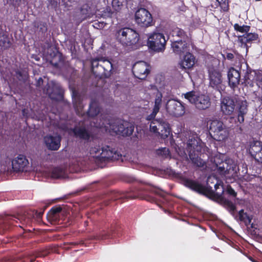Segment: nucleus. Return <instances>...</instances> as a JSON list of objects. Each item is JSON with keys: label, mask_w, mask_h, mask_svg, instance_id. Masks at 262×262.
Wrapping results in <instances>:
<instances>
[{"label": "nucleus", "mask_w": 262, "mask_h": 262, "mask_svg": "<svg viewBox=\"0 0 262 262\" xmlns=\"http://www.w3.org/2000/svg\"><path fill=\"white\" fill-rule=\"evenodd\" d=\"M64 173V170L60 167L54 168L52 172L51 176L55 179H58L62 177Z\"/></svg>", "instance_id": "34"}, {"label": "nucleus", "mask_w": 262, "mask_h": 262, "mask_svg": "<svg viewBox=\"0 0 262 262\" xmlns=\"http://www.w3.org/2000/svg\"><path fill=\"white\" fill-rule=\"evenodd\" d=\"M214 184V187L216 191L217 194H222L224 192L223 183L217 179L214 176H210L207 179V184L210 187H211L210 184Z\"/></svg>", "instance_id": "25"}, {"label": "nucleus", "mask_w": 262, "mask_h": 262, "mask_svg": "<svg viewBox=\"0 0 262 262\" xmlns=\"http://www.w3.org/2000/svg\"><path fill=\"white\" fill-rule=\"evenodd\" d=\"M99 112L100 108L97 102L96 101H93L90 105V108L88 112L89 116L94 117L97 116Z\"/></svg>", "instance_id": "32"}, {"label": "nucleus", "mask_w": 262, "mask_h": 262, "mask_svg": "<svg viewBox=\"0 0 262 262\" xmlns=\"http://www.w3.org/2000/svg\"><path fill=\"white\" fill-rule=\"evenodd\" d=\"M171 48L173 53L180 55L189 50V40L174 39L171 42Z\"/></svg>", "instance_id": "16"}, {"label": "nucleus", "mask_w": 262, "mask_h": 262, "mask_svg": "<svg viewBox=\"0 0 262 262\" xmlns=\"http://www.w3.org/2000/svg\"><path fill=\"white\" fill-rule=\"evenodd\" d=\"M227 191L229 194L233 196H235L236 195V193L231 187H228Z\"/></svg>", "instance_id": "43"}, {"label": "nucleus", "mask_w": 262, "mask_h": 262, "mask_svg": "<svg viewBox=\"0 0 262 262\" xmlns=\"http://www.w3.org/2000/svg\"><path fill=\"white\" fill-rule=\"evenodd\" d=\"M133 71L135 76L139 79H144L149 72V66L144 61L138 62L133 66Z\"/></svg>", "instance_id": "18"}, {"label": "nucleus", "mask_w": 262, "mask_h": 262, "mask_svg": "<svg viewBox=\"0 0 262 262\" xmlns=\"http://www.w3.org/2000/svg\"><path fill=\"white\" fill-rule=\"evenodd\" d=\"M60 137L56 135H48L43 137V143L50 150H57L60 146Z\"/></svg>", "instance_id": "19"}, {"label": "nucleus", "mask_w": 262, "mask_h": 262, "mask_svg": "<svg viewBox=\"0 0 262 262\" xmlns=\"http://www.w3.org/2000/svg\"><path fill=\"white\" fill-rule=\"evenodd\" d=\"M209 133L211 136L218 141H225L229 136V131L223 122L217 119L210 121Z\"/></svg>", "instance_id": "6"}, {"label": "nucleus", "mask_w": 262, "mask_h": 262, "mask_svg": "<svg viewBox=\"0 0 262 262\" xmlns=\"http://www.w3.org/2000/svg\"><path fill=\"white\" fill-rule=\"evenodd\" d=\"M53 49V47L48 48L46 55L47 60L50 61L52 63H54V58H57L59 59L60 58L59 54L57 52L54 51Z\"/></svg>", "instance_id": "33"}, {"label": "nucleus", "mask_w": 262, "mask_h": 262, "mask_svg": "<svg viewBox=\"0 0 262 262\" xmlns=\"http://www.w3.org/2000/svg\"><path fill=\"white\" fill-rule=\"evenodd\" d=\"M234 29L242 33H247L250 29V27L248 26H239L238 24H235L234 25Z\"/></svg>", "instance_id": "36"}, {"label": "nucleus", "mask_w": 262, "mask_h": 262, "mask_svg": "<svg viewBox=\"0 0 262 262\" xmlns=\"http://www.w3.org/2000/svg\"><path fill=\"white\" fill-rule=\"evenodd\" d=\"M28 161L23 155H18L12 161L13 170L16 171H23L28 164Z\"/></svg>", "instance_id": "24"}, {"label": "nucleus", "mask_w": 262, "mask_h": 262, "mask_svg": "<svg viewBox=\"0 0 262 262\" xmlns=\"http://www.w3.org/2000/svg\"><path fill=\"white\" fill-rule=\"evenodd\" d=\"M171 34L173 37V40H174V39L189 40L186 32L183 29L178 27L174 28L171 32Z\"/></svg>", "instance_id": "27"}, {"label": "nucleus", "mask_w": 262, "mask_h": 262, "mask_svg": "<svg viewBox=\"0 0 262 262\" xmlns=\"http://www.w3.org/2000/svg\"><path fill=\"white\" fill-rule=\"evenodd\" d=\"M188 139L186 143L179 147L177 152L182 157L187 159V154L192 162L198 167L204 165V161L199 157L200 154L204 150V145L197 136L187 133Z\"/></svg>", "instance_id": "1"}, {"label": "nucleus", "mask_w": 262, "mask_h": 262, "mask_svg": "<svg viewBox=\"0 0 262 262\" xmlns=\"http://www.w3.org/2000/svg\"><path fill=\"white\" fill-rule=\"evenodd\" d=\"M118 41L123 46H131L136 45L139 40L138 33L129 28L119 30L117 33Z\"/></svg>", "instance_id": "8"}, {"label": "nucleus", "mask_w": 262, "mask_h": 262, "mask_svg": "<svg viewBox=\"0 0 262 262\" xmlns=\"http://www.w3.org/2000/svg\"><path fill=\"white\" fill-rule=\"evenodd\" d=\"M236 99L229 97L222 98L221 100V111L225 115H231L235 109Z\"/></svg>", "instance_id": "17"}, {"label": "nucleus", "mask_w": 262, "mask_h": 262, "mask_svg": "<svg viewBox=\"0 0 262 262\" xmlns=\"http://www.w3.org/2000/svg\"><path fill=\"white\" fill-rule=\"evenodd\" d=\"M237 103V120L239 123L244 122V117L248 112V103L246 100L239 99L236 100Z\"/></svg>", "instance_id": "21"}, {"label": "nucleus", "mask_w": 262, "mask_h": 262, "mask_svg": "<svg viewBox=\"0 0 262 262\" xmlns=\"http://www.w3.org/2000/svg\"><path fill=\"white\" fill-rule=\"evenodd\" d=\"M12 0H7L8 2L10 1L11 2Z\"/></svg>", "instance_id": "46"}, {"label": "nucleus", "mask_w": 262, "mask_h": 262, "mask_svg": "<svg viewBox=\"0 0 262 262\" xmlns=\"http://www.w3.org/2000/svg\"><path fill=\"white\" fill-rule=\"evenodd\" d=\"M157 152L158 155H161L164 157H167L169 154L168 149L166 147L159 149Z\"/></svg>", "instance_id": "39"}, {"label": "nucleus", "mask_w": 262, "mask_h": 262, "mask_svg": "<svg viewBox=\"0 0 262 262\" xmlns=\"http://www.w3.org/2000/svg\"><path fill=\"white\" fill-rule=\"evenodd\" d=\"M62 208L60 206H56L52 208L49 214L51 216V217L54 219L57 217V214L60 212Z\"/></svg>", "instance_id": "37"}, {"label": "nucleus", "mask_w": 262, "mask_h": 262, "mask_svg": "<svg viewBox=\"0 0 262 262\" xmlns=\"http://www.w3.org/2000/svg\"><path fill=\"white\" fill-rule=\"evenodd\" d=\"M208 73L210 86L220 91V90L222 89L223 82L222 75L221 72L217 69L210 68Z\"/></svg>", "instance_id": "14"}, {"label": "nucleus", "mask_w": 262, "mask_h": 262, "mask_svg": "<svg viewBox=\"0 0 262 262\" xmlns=\"http://www.w3.org/2000/svg\"><path fill=\"white\" fill-rule=\"evenodd\" d=\"M112 6L116 10H117L120 6V3L118 0H113Z\"/></svg>", "instance_id": "42"}, {"label": "nucleus", "mask_w": 262, "mask_h": 262, "mask_svg": "<svg viewBox=\"0 0 262 262\" xmlns=\"http://www.w3.org/2000/svg\"><path fill=\"white\" fill-rule=\"evenodd\" d=\"M239 218L241 221L245 222L246 224H250L251 222V219L246 213L244 212L243 210H241L238 213Z\"/></svg>", "instance_id": "35"}, {"label": "nucleus", "mask_w": 262, "mask_h": 262, "mask_svg": "<svg viewBox=\"0 0 262 262\" xmlns=\"http://www.w3.org/2000/svg\"><path fill=\"white\" fill-rule=\"evenodd\" d=\"M73 132L76 137L83 140H89L90 137V133L84 127H76Z\"/></svg>", "instance_id": "29"}, {"label": "nucleus", "mask_w": 262, "mask_h": 262, "mask_svg": "<svg viewBox=\"0 0 262 262\" xmlns=\"http://www.w3.org/2000/svg\"><path fill=\"white\" fill-rule=\"evenodd\" d=\"M196 62L195 57L189 52H186L180 62V66L183 69H191Z\"/></svg>", "instance_id": "22"}, {"label": "nucleus", "mask_w": 262, "mask_h": 262, "mask_svg": "<svg viewBox=\"0 0 262 262\" xmlns=\"http://www.w3.org/2000/svg\"><path fill=\"white\" fill-rule=\"evenodd\" d=\"M229 86L233 89L237 88L239 83L241 75L238 71L233 68H230L228 72Z\"/></svg>", "instance_id": "23"}, {"label": "nucleus", "mask_w": 262, "mask_h": 262, "mask_svg": "<svg viewBox=\"0 0 262 262\" xmlns=\"http://www.w3.org/2000/svg\"><path fill=\"white\" fill-rule=\"evenodd\" d=\"M219 5L220 6L222 10L226 12L229 10V5L227 0H216Z\"/></svg>", "instance_id": "38"}, {"label": "nucleus", "mask_w": 262, "mask_h": 262, "mask_svg": "<svg viewBox=\"0 0 262 262\" xmlns=\"http://www.w3.org/2000/svg\"><path fill=\"white\" fill-rule=\"evenodd\" d=\"M94 126L96 127H104L106 131L113 132L123 136L131 135L134 129V127L132 123L121 120H116L113 122H110L109 120L105 119L100 121V122L95 123L94 121Z\"/></svg>", "instance_id": "2"}, {"label": "nucleus", "mask_w": 262, "mask_h": 262, "mask_svg": "<svg viewBox=\"0 0 262 262\" xmlns=\"http://www.w3.org/2000/svg\"><path fill=\"white\" fill-rule=\"evenodd\" d=\"M249 152L256 161L262 163V142L258 141L253 142Z\"/></svg>", "instance_id": "20"}, {"label": "nucleus", "mask_w": 262, "mask_h": 262, "mask_svg": "<svg viewBox=\"0 0 262 262\" xmlns=\"http://www.w3.org/2000/svg\"><path fill=\"white\" fill-rule=\"evenodd\" d=\"M150 132L156 133L162 138H167L170 134V127L165 121L159 119L154 120L150 123Z\"/></svg>", "instance_id": "10"}, {"label": "nucleus", "mask_w": 262, "mask_h": 262, "mask_svg": "<svg viewBox=\"0 0 262 262\" xmlns=\"http://www.w3.org/2000/svg\"><path fill=\"white\" fill-rule=\"evenodd\" d=\"M92 70L98 76L108 77L112 74L113 64L105 57H100L91 60Z\"/></svg>", "instance_id": "3"}, {"label": "nucleus", "mask_w": 262, "mask_h": 262, "mask_svg": "<svg viewBox=\"0 0 262 262\" xmlns=\"http://www.w3.org/2000/svg\"><path fill=\"white\" fill-rule=\"evenodd\" d=\"M185 184L187 187L200 193L203 192L204 190L203 186L196 181L187 180Z\"/></svg>", "instance_id": "31"}, {"label": "nucleus", "mask_w": 262, "mask_h": 262, "mask_svg": "<svg viewBox=\"0 0 262 262\" xmlns=\"http://www.w3.org/2000/svg\"><path fill=\"white\" fill-rule=\"evenodd\" d=\"M135 20L139 25L146 27L151 25L152 17L147 10L141 8L136 12Z\"/></svg>", "instance_id": "13"}, {"label": "nucleus", "mask_w": 262, "mask_h": 262, "mask_svg": "<svg viewBox=\"0 0 262 262\" xmlns=\"http://www.w3.org/2000/svg\"><path fill=\"white\" fill-rule=\"evenodd\" d=\"M184 98L194 105L199 110H204L210 107L211 104L210 97L205 94H199L190 91L183 94Z\"/></svg>", "instance_id": "5"}, {"label": "nucleus", "mask_w": 262, "mask_h": 262, "mask_svg": "<svg viewBox=\"0 0 262 262\" xmlns=\"http://www.w3.org/2000/svg\"><path fill=\"white\" fill-rule=\"evenodd\" d=\"M154 106L152 112L146 117V120L150 121V122L154 120H156L155 117L159 112L162 103V94L156 88H154Z\"/></svg>", "instance_id": "15"}, {"label": "nucleus", "mask_w": 262, "mask_h": 262, "mask_svg": "<svg viewBox=\"0 0 262 262\" xmlns=\"http://www.w3.org/2000/svg\"><path fill=\"white\" fill-rule=\"evenodd\" d=\"M166 40L163 34L153 32L149 34L147 44L150 49L157 52H162L165 49Z\"/></svg>", "instance_id": "9"}, {"label": "nucleus", "mask_w": 262, "mask_h": 262, "mask_svg": "<svg viewBox=\"0 0 262 262\" xmlns=\"http://www.w3.org/2000/svg\"><path fill=\"white\" fill-rule=\"evenodd\" d=\"M226 205L228 207L229 211L231 213H233L235 210V207L234 205L232 202L228 201L226 202Z\"/></svg>", "instance_id": "40"}, {"label": "nucleus", "mask_w": 262, "mask_h": 262, "mask_svg": "<svg viewBox=\"0 0 262 262\" xmlns=\"http://www.w3.org/2000/svg\"><path fill=\"white\" fill-rule=\"evenodd\" d=\"M220 158L216 157L214 162L216 166L218 172L227 178L231 177L234 178L236 176L238 168L236 163L232 159H227L224 161L220 162Z\"/></svg>", "instance_id": "4"}, {"label": "nucleus", "mask_w": 262, "mask_h": 262, "mask_svg": "<svg viewBox=\"0 0 262 262\" xmlns=\"http://www.w3.org/2000/svg\"><path fill=\"white\" fill-rule=\"evenodd\" d=\"M255 71H248L244 76V83L246 85L250 87H253L255 81Z\"/></svg>", "instance_id": "28"}, {"label": "nucleus", "mask_w": 262, "mask_h": 262, "mask_svg": "<svg viewBox=\"0 0 262 262\" xmlns=\"http://www.w3.org/2000/svg\"><path fill=\"white\" fill-rule=\"evenodd\" d=\"M226 57L228 59H232L234 58V55L232 53H228L226 55Z\"/></svg>", "instance_id": "44"}, {"label": "nucleus", "mask_w": 262, "mask_h": 262, "mask_svg": "<svg viewBox=\"0 0 262 262\" xmlns=\"http://www.w3.org/2000/svg\"><path fill=\"white\" fill-rule=\"evenodd\" d=\"M166 109L167 113L171 116L180 117L185 113L184 105L179 100L169 99L167 101Z\"/></svg>", "instance_id": "12"}, {"label": "nucleus", "mask_w": 262, "mask_h": 262, "mask_svg": "<svg viewBox=\"0 0 262 262\" xmlns=\"http://www.w3.org/2000/svg\"><path fill=\"white\" fill-rule=\"evenodd\" d=\"M90 155L100 161H105L118 158V154L108 146L100 147L99 145H94L90 149Z\"/></svg>", "instance_id": "7"}, {"label": "nucleus", "mask_w": 262, "mask_h": 262, "mask_svg": "<svg viewBox=\"0 0 262 262\" xmlns=\"http://www.w3.org/2000/svg\"><path fill=\"white\" fill-rule=\"evenodd\" d=\"M255 74H256V76H255L256 83H257V82H262V73L258 71H255Z\"/></svg>", "instance_id": "41"}, {"label": "nucleus", "mask_w": 262, "mask_h": 262, "mask_svg": "<svg viewBox=\"0 0 262 262\" xmlns=\"http://www.w3.org/2000/svg\"><path fill=\"white\" fill-rule=\"evenodd\" d=\"M258 38L257 34L249 33L244 34L243 36L238 37V41L241 43V47L247 48V43L253 40H255Z\"/></svg>", "instance_id": "26"}, {"label": "nucleus", "mask_w": 262, "mask_h": 262, "mask_svg": "<svg viewBox=\"0 0 262 262\" xmlns=\"http://www.w3.org/2000/svg\"><path fill=\"white\" fill-rule=\"evenodd\" d=\"M69 88L71 90L72 92V97L73 99V103L75 108L77 110L78 114H80V110L83 108V105L81 104L80 96L78 93L76 91L73 90L71 86Z\"/></svg>", "instance_id": "30"}, {"label": "nucleus", "mask_w": 262, "mask_h": 262, "mask_svg": "<svg viewBox=\"0 0 262 262\" xmlns=\"http://www.w3.org/2000/svg\"><path fill=\"white\" fill-rule=\"evenodd\" d=\"M43 92L52 100L60 101L63 99V90L59 83L54 81L49 82L43 89Z\"/></svg>", "instance_id": "11"}, {"label": "nucleus", "mask_w": 262, "mask_h": 262, "mask_svg": "<svg viewBox=\"0 0 262 262\" xmlns=\"http://www.w3.org/2000/svg\"><path fill=\"white\" fill-rule=\"evenodd\" d=\"M42 82V79L40 78L38 80V82H37V86H39L40 84V83Z\"/></svg>", "instance_id": "45"}]
</instances>
